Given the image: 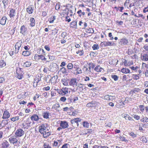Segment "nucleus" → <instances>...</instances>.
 <instances>
[{"mask_svg":"<svg viewBox=\"0 0 148 148\" xmlns=\"http://www.w3.org/2000/svg\"><path fill=\"white\" fill-rule=\"evenodd\" d=\"M8 120L6 119V120H4L2 121L1 125L2 124L3 126H5L6 125L8 124Z\"/></svg>","mask_w":148,"mask_h":148,"instance_id":"nucleus-31","label":"nucleus"},{"mask_svg":"<svg viewBox=\"0 0 148 148\" xmlns=\"http://www.w3.org/2000/svg\"><path fill=\"white\" fill-rule=\"evenodd\" d=\"M124 104L123 102H117L115 106L118 108H121L124 106Z\"/></svg>","mask_w":148,"mask_h":148,"instance_id":"nucleus-26","label":"nucleus"},{"mask_svg":"<svg viewBox=\"0 0 148 148\" xmlns=\"http://www.w3.org/2000/svg\"><path fill=\"white\" fill-rule=\"evenodd\" d=\"M22 54L25 56H28L30 55V52L28 51H24L23 52Z\"/></svg>","mask_w":148,"mask_h":148,"instance_id":"nucleus-37","label":"nucleus"},{"mask_svg":"<svg viewBox=\"0 0 148 148\" xmlns=\"http://www.w3.org/2000/svg\"><path fill=\"white\" fill-rule=\"evenodd\" d=\"M10 116V114L7 110H5L3 113L2 118L3 119L9 118Z\"/></svg>","mask_w":148,"mask_h":148,"instance_id":"nucleus-11","label":"nucleus"},{"mask_svg":"<svg viewBox=\"0 0 148 148\" xmlns=\"http://www.w3.org/2000/svg\"><path fill=\"white\" fill-rule=\"evenodd\" d=\"M39 59H41L42 60H46V58L44 56L42 55H39Z\"/></svg>","mask_w":148,"mask_h":148,"instance_id":"nucleus-53","label":"nucleus"},{"mask_svg":"<svg viewBox=\"0 0 148 148\" xmlns=\"http://www.w3.org/2000/svg\"><path fill=\"white\" fill-rule=\"evenodd\" d=\"M60 71H61L63 74H66L67 73L66 69L64 67L61 68L60 69Z\"/></svg>","mask_w":148,"mask_h":148,"instance_id":"nucleus-36","label":"nucleus"},{"mask_svg":"<svg viewBox=\"0 0 148 148\" xmlns=\"http://www.w3.org/2000/svg\"><path fill=\"white\" fill-rule=\"evenodd\" d=\"M90 69H91L89 67L88 68H87L85 65L84 66L83 68V70L87 73L91 72Z\"/></svg>","mask_w":148,"mask_h":148,"instance_id":"nucleus-27","label":"nucleus"},{"mask_svg":"<svg viewBox=\"0 0 148 148\" xmlns=\"http://www.w3.org/2000/svg\"><path fill=\"white\" fill-rule=\"evenodd\" d=\"M10 144L6 140H4L1 145V148H9Z\"/></svg>","mask_w":148,"mask_h":148,"instance_id":"nucleus-6","label":"nucleus"},{"mask_svg":"<svg viewBox=\"0 0 148 148\" xmlns=\"http://www.w3.org/2000/svg\"><path fill=\"white\" fill-rule=\"evenodd\" d=\"M140 76L139 74L133 75H132V77L134 79L138 80L139 79V77Z\"/></svg>","mask_w":148,"mask_h":148,"instance_id":"nucleus-41","label":"nucleus"},{"mask_svg":"<svg viewBox=\"0 0 148 148\" xmlns=\"http://www.w3.org/2000/svg\"><path fill=\"white\" fill-rule=\"evenodd\" d=\"M21 45V43L20 42H17L15 45V47L20 48Z\"/></svg>","mask_w":148,"mask_h":148,"instance_id":"nucleus-47","label":"nucleus"},{"mask_svg":"<svg viewBox=\"0 0 148 148\" xmlns=\"http://www.w3.org/2000/svg\"><path fill=\"white\" fill-rule=\"evenodd\" d=\"M17 71L16 70V76L19 79H21L23 77V75L22 73L17 72Z\"/></svg>","mask_w":148,"mask_h":148,"instance_id":"nucleus-24","label":"nucleus"},{"mask_svg":"<svg viewBox=\"0 0 148 148\" xmlns=\"http://www.w3.org/2000/svg\"><path fill=\"white\" fill-rule=\"evenodd\" d=\"M56 17L55 16H52L50 19L49 22L50 23H53L54 22V20L56 19Z\"/></svg>","mask_w":148,"mask_h":148,"instance_id":"nucleus-49","label":"nucleus"},{"mask_svg":"<svg viewBox=\"0 0 148 148\" xmlns=\"http://www.w3.org/2000/svg\"><path fill=\"white\" fill-rule=\"evenodd\" d=\"M31 64L32 63L30 62H26L24 63V65L26 67H29L31 66Z\"/></svg>","mask_w":148,"mask_h":148,"instance_id":"nucleus-46","label":"nucleus"},{"mask_svg":"<svg viewBox=\"0 0 148 148\" xmlns=\"http://www.w3.org/2000/svg\"><path fill=\"white\" fill-rule=\"evenodd\" d=\"M2 2L4 4V7H5L8 4V0H3Z\"/></svg>","mask_w":148,"mask_h":148,"instance_id":"nucleus-56","label":"nucleus"},{"mask_svg":"<svg viewBox=\"0 0 148 148\" xmlns=\"http://www.w3.org/2000/svg\"><path fill=\"white\" fill-rule=\"evenodd\" d=\"M86 32H87L91 33H93L94 32V31L92 28H89L86 29Z\"/></svg>","mask_w":148,"mask_h":148,"instance_id":"nucleus-43","label":"nucleus"},{"mask_svg":"<svg viewBox=\"0 0 148 148\" xmlns=\"http://www.w3.org/2000/svg\"><path fill=\"white\" fill-rule=\"evenodd\" d=\"M20 119V118L18 116H16L10 118V119L11 121L14 122L16 121H18Z\"/></svg>","mask_w":148,"mask_h":148,"instance_id":"nucleus-28","label":"nucleus"},{"mask_svg":"<svg viewBox=\"0 0 148 148\" xmlns=\"http://www.w3.org/2000/svg\"><path fill=\"white\" fill-rule=\"evenodd\" d=\"M44 148H52L51 145L47 143H45L43 145Z\"/></svg>","mask_w":148,"mask_h":148,"instance_id":"nucleus-39","label":"nucleus"},{"mask_svg":"<svg viewBox=\"0 0 148 148\" xmlns=\"http://www.w3.org/2000/svg\"><path fill=\"white\" fill-rule=\"evenodd\" d=\"M15 13L14 10L12 9L10 11V17H13L15 16Z\"/></svg>","mask_w":148,"mask_h":148,"instance_id":"nucleus-35","label":"nucleus"},{"mask_svg":"<svg viewBox=\"0 0 148 148\" xmlns=\"http://www.w3.org/2000/svg\"><path fill=\"white\" fill-rule=\"evenodd\" d=\"M42 116L44 118L47 119L49 118V112H46L43 113Z\"/></svg>","mask_w":148,"mask_h":148,"instance_id":"nucleus-29","label":"nucleus"},{"mask_svg":"<svg viewBox=\"0 0 148 148\" xmlns=\"http://www.w3.org/2000/svg\"><path fill=\"white\" fill-rule=\"evenodd\" d=\"M140 121L142 122H148V119L147 117H143L140 119Z\"/></svg>","mask_w":148,"mask_h":148,"instance_id":"nucleus-42","label":"nucleus"},{"mask_svg":"<svg viewBox=\"0 0 148 148\" xmlns=\"http://www.w3.org/2000/svg\"><path fill=\"white\" fill-rule=\"evenodd\" d=\"M114 43L110 42L104 41L102 42L101 45L102 47H107L108 46H113L114 45Z\"/></svg>","mask_w":148,"mask_h":148,"instance_id":"nucleus-9","label":"nucleus"},{"mask_svg":"<svg viewBox=\"0 0 148 148\" xmlns=\"http://www.w3.org/2000/svg\"><path fill=\"white\" fill-rule=\"evenodd\" d=\"M140 140L143 143H146L147 141L146 138L144 136L140 138Z\"/></svg>","mask_w":148,"mask_h":148,"instance_id":"nucleus-40","label":"nucleus"},{"mask_svg":"<svg viewBox=\"0 0 148 148\" xmlns=\"http://www.w3.org/2000/svg\"><path fill=\"white\" fill-rule=\"evenodd\" d=\"M32 125V122L29 118L24 121L22 124L23 128L24 130L28 129L31 127Z\"/></svg>","mask_w":148,"mask_h":148,"instance_id":"nucleus-1","label":"nucleus"},{"mask_svg":"<svg viewBox=\"0 0 148 148\" xmlns=\"http://www.w3.org/2000/svg\"><path fill=\"white\" fill-rule=\"evenodd\" d=\"M114 97L109 95L105 96L104 99L107 101H113V100L114 99Z\"/></svg>","mask_w":148,"mask_h":148,"instance_id":"nucleus-17","label":"nucleus"},{"mask_svg":"<svg viewBox=\"0 0 148 148\" xmlns=\"http://www.w3.org/2000/svg\"><path fill=\"white\" fill-rule=\"evenodd\" d=\"M142 60L145 61H148V53L143 55L142 57Z\"/></svg>","mask_w":148,"mask_h":148,"instance_id":"nucleus-22","label":"nucleus"},{"mask_svg":"<svg viewBox=\"0 0 148 148\" xmlns=\"http://www.w3.org/2000/svg\"><path fill=\"white\" fill-rule=\"evenodd\" d=\"M105 125L106 127H111L112 125V123L111 122H109L108 123H105Z\"/></svg>","mask_w":148,"mask_h":148,"instance_id":"nucleus-58","label":"nucleus"},{"mask_svg":"<svg viewBox=\"0 0 148 148\" xmlns=\"http://www.w3.org/2000/svg\"><path fill=\"white\" fill-rule=\"evenodd\" d=\"M121 71L123 73H130V70L128 69L123 68L121 69Z\"/></svg>","mask_w":148,"mask_h":148,"instance_id":"nucleus-33","label":"nucleus"},{"mask_svg":"<svg viewBox=\"0 0 148 148\" xmlns=\"http://www.w3.org/2000/svg\"><path fill=\"white\" fill-rule=\"evenodd\" d=\"M16 138L17 137L15 136L11 137L9 138V141L11 144H12L13 145L16 144L18 142V140Z\"/></svg>","mask_w":148,"mask_h":148,"instance_id":"nucleus-7","label":"nucleus"},{"mask_svg":"<svg viewBox=\"0 0 148 148\" xmlns=\"http://www.w3.org/2000/svg\"><path fill=\"white\" fill-rule=\"evenodd\" d=\"M64 10L65 11H67V15H68V14L69 12L72 14L73 13L72 10H69L68 8H66Z\"/></svg>","mask_w":148,"mask_h":148,"instance_id":"nucleus-60","label":"nucleus"},{"mask_svg":"<svg viewBox=\"0 0 148 148\" xmlns=\"http://www.w3.org/2000/svg\"><path fill=\"white\" fill-rule=\"evenodd\" d=\"M143 12L144 13H145L146 12H148V6L144 8Z\"/></svg>","mask_w":148,"mask_h":148,"instance_id":"nucleus-64","label":"nucleus"},{"mask_svg":"<svg viewBox=\"0 0 148 148\" xmlns=\"http://www.w3.org/2000/svg\"><path fill=\"white\" fill-rule=\"evenodd\" d=\"M26 31V29L24 25H23L21 26V28L20 33L22 34H24Z\"/></svg>","mask_w":148,"mask_h":148,"instance_id":"nucleus-30","label":"nucleus"},{"mask_svg":"<svg viewBox=\"0 0 148 148\" xmlns=\"http://www.w3.org/2000/svg\"><path fill=\"white\" fill-rule=\"evenodd\" d=\"M86 106L88 107H93L94 106V105L92 102H89L87 104Z\"/></svg>","mask_w":148,"mask_h":148,"instance_id":"nucleus-52","label":"nucleus"},{"mask_svg":"<svg viewBox=\"0 0 148 148\" xmlns=\"http://www.w3.org/2000/svg\"><path fill=\"white\" fill-rule=\"evenodd\" d=\"M25 133L24 131L21 128L17 129L15 132V136L16 137H21Z\"/></svg>","mask_w":148,"mask_h":148,"instance_id":"nucleus-4","label":"nucleus"},{"mask_svg":"<svg viewBox=\"0 0 148 148\" xmlns=\"http://www.w3.org/2000/svg\"><path fill=\"white\" fill-rule=\"evenodd\" d=\"M81 121L82 119L80 118H75L73 119H71V122L72 124L76 123L77 124V126H78L79 122H81Z\"/></svg>","mask_w":148,"mask_h":148,"instance_id":"nucleus-14","label":"nucleus"},{"mask_svg":"<svg viewBox=\"0 0 148 148\" xmlns=\"http://www.w3.org/2000/svg\"><path fill=\"white\" fill-rule=\"evenodd\" d=\"M6 65L5 62L2 60H0V67L2 68Z\"/></svg>","mask_w":148,"mask_h":148,"instance_id":"nucleus-32","label":"nucleus"},{"mask_svg":"<svg viewBox=\"0 0 148 148\" xmlns=\"http://www.w3.org/2000/svg\"><path fill=\"white\" fill-rule=\"evenodd\" d=\"M69 84V85L73 86L76 85L77 84V79L75 78L71 79Z\"/></svg>","mask_w":148,"mask_h":148,"instance_id":"nucleus-12","label":"nucleus"},{"mask_svg":"<svg viewBox=\"0 0 148 148\" xmlns=\"http://www.w3.org/2000/svg\"><path fill=\"white\" fill-rule=\"evenodd\" d=\"M77 22L76 21L72 22L70 23V26L71 27L74 28L77 26Z\"/></svg>","mask_w":148,"mask_h":148,"instance_id":"nucleus-34","label":"nucleus"},{"mask_svg":"<svg viewBox=\"0 0 148 148\" xmlns=\"http://www.w3.org/2000/svg\"><path fill=\"white\" fill-rule=\"evenodd\" d=\"M61 82L64 86H67L68 85V83L67 79L63 78L61 79Z\"/></svg>","mask_w":148,"mask_h":148,"instance_id":"nucleus-25","label":"nucleus"},{"mask_svg":"<svg viewBox=\"0 0 148 148\" xmlns=\"http://www.w3.org/2000/svg\"><path fill=\"white\" fill-rule=\"evenodd\" d=\"M60 127H58L57 130L58 131H60L62 129H65L67 128L69 126V124L66 121H60Z\"/></svg>","mask_w":148,"mask_h":148,"instance_id":"nucleus-2","label":"nucleus"},{"mask_svg":"<svg viewBox=\"0 0 148 148\" xmlns=\"http://www.w3.org/2000/svg\"><path fill=\"white\" fill-rule=\"evenodd\" d=\"M29 25L31 27H34L35 25V20L33 18H30Z\"/></svg>","mask_w":148,"mask_h":148,"instance_id":"nucleus-21","label":"nucleus"},{"mask_svg":"<svg viewBox=\"0 0 148 148\" xmlns=\"http://www.w3.org/2000/svg\"><path fill=\"white\" fill-rule=\"evenodd\" d=\"M120 139L122 141H124L125 142L127 141V140L124 137H121Z\"/></svg>","mask_w":148,"mask_h":148,"instance_id":"nucleus-61","label":"nucleus"},{"mask_svg":"<svg viewBox=\"0 0 148 148\" xmlns=\"http://www.w3.org/2000/svg\"><path fill=\"white\" fill-rule=\"evenodd\" d=\"M69 144L64 143L60 148H68Z\"/></svg>","mask_w":148,"mask_h":148,"instance_id":"nucleus-55","label":"nucleus"},{"mask_svg":"<svg viewBox=\"0 0 148 148\" xmlns=\"http://www.w3.org/2000/svg\"><path fill=\"white\" fill-rule=\"evenodd\" d=\"M94 70L97 72H103L104 70L100 66H97L94 69Z\"/></svg>","mask_w":148,"mask_h":148,"instance_id":"nucleus-19","label":"nucleus"},{"mask_svg":"<svg viewBox=\"0 0 148 148\" xmlns=\"http://www.w3.org/2000/svg\"><path fill=\"white\" fill-rule=\"evenodd\" d=\"M89 64V67L90 69L91 68L93 69L95 67V64H94L90 63Z\"/></svg>","mask_w":148,"mask_h":148,"instance_id":"nucleus-59","label":"nucleus"},{"mask_svg":"<svg viewBox=\"0 0 148 148\" xmlns=\"http://www.w3.org/2000/svg\"><path fill=\"white\" fill-rule=\"evenodd\" d=\"M7 20V18L6 16H4L0 20V24L3 25H5V24Z\"/></svg>","mask_w":148,"mask_h":148,"instance_id":"nucleus-18","label":"nucleus"},{"mask_svg":"<svg viewBox=\"0 0 148 148\" xmlns=\"http://www.w3.org/2000/svg\"><path fill=\"white\" fill-rule=\"evenodd\" d=\"M83 127L86 128H88L89 127V123L87 121H84L83 123Z\"/></svg>","mask_w":148,"mask_h":148,"instance_id":"nucleus-38","label":"nucleus"},{"mask_svg":"<svg viewBox=\"0 0 148 148\" xmlns=\"http://www.w3.org/2000/svg\"><path fill=\"white\" fill-rule=\"evenodd\" d=\"M39 80L38 79L37 81H36V82H34V84H33V86L34 87H36L37 86V83L39 82Z\"/></svg>","mask_w":148,"mask_h":148,"instance_id":"nucleus-62","label":"nucleus"},{"mask_svg":"<svg viewBox=\"0 0 148 148\" xmlns=\"http://www.w3.org/2000/svg\"><path fill=\"white\" fill-rule=\"evenodd\" d=\"M76 71H77V74H81L82 73V71L81 69L79 67H77L76 68Z\"/></svg>","mask_w":148,"mask_h":148,"instance_id":"nucleus-51","label":"nucleus"},{"mask_svg":"<svg viewBox=\"0 0 148 148\" xmlns=\"http://www.w3.org/2000/svg\"><path fill=\"white\" fill-rule=\"evenodd\" d=\"M128 43V40L125 38H122L121 39L119 43L122 45H125Z\"/></svg>","mask_w":148,"mask_h":148,"instance_id":"nucleus-16","label":"nucleus"},{"mask_svg":"<svg viewBox=\"0 0 148 148\" xmlns=\"http://www.w3.org/2000/svg\"><path fill=\"white\" fill-rule=\"evenodd\" d=\"M26 10L27 12L29 14H32L33 12V9L32 5H29L27 8Z\"/></svg>","mask_w":148,"mask_h":148,"instance_id":"nucleus-20","label":"nucleus"},{"mask_svg":"<svg viewBox=\"0 0 148 148\" xmlns=\"http://www.w3.org/2000/svg\"><path fill=\"white\" fill-rule=\"evenodd\" d=\"M111 77L115 81H117L118 80V77L116 75H111Z\"/></svg>","mask_w":148,"mask_h":148,"instance_id":"nucleus-50","label":"nucleus"},{"mask_svg":"<svg viewBox=\"0 0 148 148\" xmlns=\"http://www.w3.org/2000/svg\"><path fill=\"white\" fill-rule=\"evenodd\" d=\"M77 13L78 14L79 16H81L82 15L84 16L85 14V13L84 12H82V11L81 10H79L78 11Z\"/></svg>","mask_w":148,"mask_h":148,"instance_id":"nucleus-44","label":"nucleus"},{"mask_svg":"<svg viewBox=\"0 0 148 148\" xmlns=\"http://www.w3.org/2000/svg\"><path fill=\"white\" fill-rule=\"evenodd\" d=\"M62 140L61 139L55 140L53 142V146L58 147L62 145Z\"/></svg>","mask_w":148,"mask_h":148,"instance_id":"nucleus-10","label":"nucleus"},{"mask_svg":"<svg viewBox=\"0 0 148 148\" xmlns=\"http://www.w3.org/2000/svg\"><path fill=\"white\" fill-rule=\"evenodd\" d=\"M31 119L33 121H37L39 119L38 116L36 114H34L30 117Z\"/></svg>","mask_w":148,"mask_h":148,"instance_id":"nucleus-13","label":"nucleus"},{"mask_svg":"<svg viewBox=\"0 0 148 148\" xmlns=\"http://www.w3.org/2000/svg\"><path fill=\"white\" fill-rule=\"evenodd\" d=\"M60 107V106L59 104L56 103L54 105L53 107L55 109H57V108Z\"/></svg>","mask_w":148,"mask_h":148,"instance_id":"nucleus-54","label":"nucleus"},{"mask_svg":"<svg viewBox=\"0 0 148 148\" xmlns=\"http://www.w3.org/2000/svg\"><path fill=\"white\" fill-rule=\"evenodd\" d=\"M78 98L76 96H71L68 99L69 101H70L71 102L73 101L74 102L78 100Z\"/></svg>","mask_w":148,"mask_h":148,"instance_id":"nucleus-23","label":"nucleus"},{"mask_svg":"<svg viewBox=\"0 0 148 148\" xmlns=\"http://www.w3.org/2000/svg\"><path fill=\"white\" fill-rule=\"evenodd\" d=\"M48 129L47 124L46 123H43L41 125L38 127V131L41 134L45 131L47 130Z\"/></svg>","mask_w":148,"mask_h":148,"instance_id":"nucleus-3","label":"nucleus"},{"mask_svg":"<svg viewBox=\"0 0 148 148\" xmlns=\"http://www.w3.org/2000/svg\"><path fill=\"white\" fill-rule=\"evenodd\" d=\"M65 18L66 21H68V22H70L71 21V19L69 16H66Z\"/></svg>","mask_w":148,"mask_h":148,"instance_id":"nucleus-63","label":"nucleus"},{"mask_svg":"<svg viewBox=\"0 0 148 148\" xmlns=\"http://www.w3.org/2000/svg\"><path fill=\"white\" fill-rule=\"evenodd\" d=\"M92 48L94 50H97L99 49V47L98 45L94 44L92 46Z\"/></svg>","mask_w":148,"mask_h":148,"instance_id":"nucleus-48","label":"nucleus"},{"mask_svg":"<svg viewBox=\"0 0 148 148\" xmlns=\"http://www.w3.org/2000/svg\"><path fill=\"white\" fill-rule=\"evenodd\" d=\"M57 66V65L55 63H52L50 64L48 70L49 71L54 72L56 70Z\"/></svg>","mask_w":148,"mask_h":148,"instance_id":"nucleus-5","label":"nucleus"},{"mask_svg":"<svg viewBox=\"0 0 148 148\" xmlns=\"http://www.w3.org/2000/svg\"><path fill=\"white\" fill-rule=\"evenodd\" d=\"M67 67L68 69H71L73 68V64L71 63H69L67 65Z\"/></svg>","mask_w":148,"mask_h":148,"instance_id":"nucleus-45","label":"nucleus"},{"mask_svg":"<svg viewBox=\"0 0 148 148\" xmlns=\"http://www.w3.org/2000/svg\"><path fill=\"white\" fill-rule=\"evenodd\" d=\"M68 88H62L61 91L59 92V94H61L62 95H65L68 93Z\"/></svg>","mask_w":148,"mask_h":148,"instance_id":"nucleus-15","label":"nucleus"},{"mask_svg":"<svg viewBox=\"0 0 148 148\" xmlns=\"http://www.w3.org/2000/svg\"><path fill=\"white\" fill-rule=\"evenodd\" d=\"M51 132L48 129L47 130L45 131L41 134L42 135L44 138H47L51 135Z\"/></svg>","mask_w":148,"mask_h":148,"instance_id":"nucleus-8","label":"nucleus"},{"mask_svg":"<svg viewBox=\"0 0 148 148\" xmlns=\"http://www.w3.org/2000/svg\"><path fill=\"white\" fill-rule=\"evenodd\" d=\"M139 108H140V110L141 112H143L144 111V109H145V107L143 105H140L139 106Z\"/></svg>","mask_w":148,"mask_h":148,"instance_id":"nucleus-57","label":"nucleus"}]
</instances>
